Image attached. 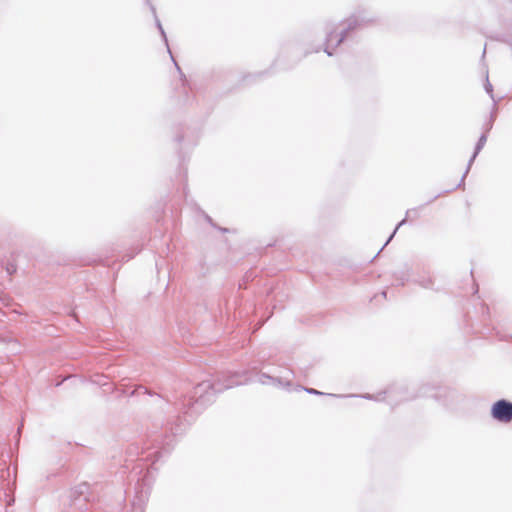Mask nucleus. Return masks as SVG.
Wrapping results in <instances>:
<instances>
[{
  "label": "nucleus",
  "mask_w": 512,
  "mask_h": 512,
  "mask_svg": "<svg viewBox=\"0 0 512 512\" xmlns=\"http://www.w3.org/2000/svg\"><path fill=\"white\" fill-rule=\"evenodd\" d=\"M491 415L499 422H510L512 420V403L506 400L496 401L491 408Z\"/></svg>",
  "instance_id": "obj_1"
},
{
  "label": "nucleus",
  "mask_w": 512,
  "mask_h": 512,
  "mask_svg": "<svg viewBox=\"0 0 512 512\" xmlns=\"http://www.w3.org/2000/svg\"><path fill=\"white\" fill-rule=\"evenodd\" d=\"M463 181H464V177H463V176H461V178H460L459 183L457 184V186H455V187H451V188H447V189L445 190V193H450V192H452V191H453V190H455L457 187H459L461 184H463Z\"/></svg>",
  "instance_id": "obj_2"
},
{
  "label": "nucleus",
  "mask_w": 512,
  "mask_h": 512,
  "mask_svg": "<svg viewBox=\"0 0 512 512\" xmlns=\"http://www.w3.org/2000/svg\"><path fill=\"white\" fill-rule=\"evenodd\" d=\"M308 391H309L310 393H314V394H318V393H319L318 391H316V390H314V389H310V390H308Z\"/></svg>",
  "instance_id": "obj_3"
}]
</instances>
